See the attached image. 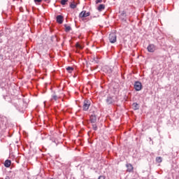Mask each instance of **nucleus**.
Instances as JSON below:
<instances>
[{
  "instance_id": "f257e3e1",
  "label": "nucleus",
  "mask_w": 179,
  "mask_h": 179,
  "mask_svg": "<svg viewBox=\"0 0 179 179\" xmlns=\"http://www.w3.org/2000/svg\"><path fill=\"white\" fill-rule=\"evenodd\" d=\"M92 104V101L89 99H85L83 102V111H87L89 110L90 105Z\"/></svg>"
},
{
  "instance_id": "f03ea898",
  "label": "nucleus",
  "mask_w": 179,
  "mask_h": 179,
  "mask_svg": "<svg viewBox=\"0 0 179 179\" xmlns=\"http://www.w3.org/2000/svg\"><path fill=\"white\" fill-rule=\"evenodd\" d=\"M87 16H90V12H86V10H83L80 15L79 17L82 19L85 22V17H87Z\"/></svg>"
},
{
  "instance_id": "7ed1b4c3",
  "label": "nucleus",
  "mask_w": 179,
  "mask_h": 179,
  "mask_svg": "<svg viewBox=\"0 0 179 179\" xmlns=\"http://www.w3.org/2000/svg\"><path fill=\"white\" fill-rule=\"evenodd\" d=\"M108 38H109L110 43H111L112 44L117 42V35H115V34H114V33H111L109 35Z\"/></svg>"
},
{
  "instance_id": "20e7f679",
  "label": "nucleus",
  "mask_w": 179,
  "mask_h": 179,
  "mask_svg": "<svg viewBox=\"0 0 179 179\" xmlns=\"http://www.w3.org/2000/svg\"><path fill=\"white\" fill-rule=\"evenodd\" d=\"M134 89L136 92L142 90V83L139 81H136L134 83Z\"/></svg>"
},
{
  "instance_id": "39448f33",
  "label": "nucleus",
  "mask_w": 179,
  "mask_h": 179,
  "mask_svg": "<svg viewBox=\"0 0 179 179\" xmlns=\"http://www.w3.org/2000/svg\"><path fill=\"white\" fill-rule=\"evenodd\" d=\"M147 50H148V52H155V51L156 50V47L153 44H150L148 46Z\"/></svg>"
},
{
  "instance_id": "423d86ee",
  "label": "nucleus",
  "mask_w": 179,
  "mask_h": 179,
  "mask_svg": "<svg viewBox=\"0 0 179 179\" xmlns=\"http://www.w3.org/2000/svg\"><path fill=\"white\" fill-rule=\"evenodd\" d=\"M56 20L57 23H59V24H62V23L64 22V17L61 15H57L56 17Z\"/></svg>"
},
{
  "instance_id": "0eeeda50",
  "label": "nucleus",
  "mask_w": 179,
  "mask_h": 179,
  "mask_svg": "<svg viewBox=\"0 0 179 179\" xmlns=\"http://www.w3.org/2000/svg\"><path fill=\"white\" fill-rule=\"evenodd\" d=\"M126 167L127 169V171H128V173H132V171H134V166H132V164H127Z\"/></svg>"
},
{
  "instance_id": "6e6552de",
  "label": "nucleus",
  "mask_w": 179,
  "mask_h": 179,
  "mask_svg": "<svg viewBox=\"0 0 179 179\" xmlns=\"http://www.w3.org/2000/svg\"><path fill=\"white\" fill-rule=\"evenodd\" d=\"M120 19H122L123 21L125 22V20H127V13L125 11H122L121 13H120Z\"/></svg>"
},
{
  "instance_id": "1a4fd4ad",
  "label": "nucleus",
  "mask_w": 179,
  "mask_h": 179,
  "mask_svg": "<svg viewBox=\"0 0 179 179\" xmlns=\"http://www.w3.org/2000/svg\"><path fill=\"white\" fill-rule=\"evenodd\" d=\"M90 121H91L92 124H96V122L97 121V117H96V115H92L90 116Z\"/></svg>"
},
{
  "instance_id": "9d476101",
  "label": "nucleus",
  "mask_w": 179,
  "mask_h": 179,
  "mask_svg": "<svg viewBox=\"0 0 179 179\" xmlns=\"http://www.w3.org/2000/svg\"><path fill=\"white\" fill-rule=\"evenodd\" d=\"M106 101L107 104H113L114 99L111 96H108Z\"/></svg>"
},
{
  "instance_id": "9b49d317",
  "label": "nucleus",
  "mask_w": 179,
  "mask_h": 179,
  "mask_svg": "<svg viewBox=\"0 0 179 179\" xmlns=\"http://www.w3.org/2000/svg\"><path fill=\"white\" fill-rule=\"evenodd\" d=\"M12 164V161L9 159H6L4 162L5 167L9 168L10 167V165Z\"/></svg>"
},
{
  "instance_id": "f8f14e48",
  "label": "nucleus",
  "mask_w": 179,
  "mask_h": 179,
  "mask_svg": "<svg viewBox=\"0 0 179 179\" xmlns=\"http://www.w3.org/2000/svg\"><path fill=\"white\" fill-rule=\"evenodd\" d=\"M104 9H106V6L104 4H100L99 6H98V10L99 12H101L102 10H104Z\"/></svg>"
},
{
  "instance_id": "ddd939ff",
  "label": "nucleus",
  "mask_w": 179,
  "mask_h": 179,
  "mask_svg": "<svg viewBox=\"0 0 179 179\" xmlns=\"http://www.w3.org/2000/svg\"><path fill=\"white\" fill-rule=\"evenodd\" d=\"M64 27H65V31H66V33L71 31V30L72 29L71 26H68L67 24H64Z\"/></svg>"
},
{
  "instance_id": "4468645a",
  "label": "nucleus",
  "mask_w": 179,
  "mask_h": 179,
  "mask_svg": "<svg viewBox=\"0 0 179 179\" xmlns=\"http://www.w3.org/2000/svg\"><path fill=\"white\" fill-rule=\"evenodd\" d=\"M133 108L134 110H139V105L137 103H134L132 104Z\"/></svg>"
},
{
  "instance_id": "2eb2a0df",
  "label": "nucleus",
  "mask_w": 179,
  "mask_h": 179,
  "mask_svg": "<svg viewBox=\"0 0 179 179\" xmlns=\"http://www.w3.org/2000/svg\"><path fill=\"white\" fill-rule=\"evenodd\" d=\"M156 162L157 163H162V162H163V158H162V157H157L156 158Z\"/></svg>"
},
{
  "instance_id": "dca6fc26",
  "label": "nucleus",
  "mask_w": 179,
  "mask_h": 179,
  "mask_svg": "<svg viewBox=\"0 0 179 179\" xmlns=\"http://www.w3.org/2000/svg\"><path fill=\"white\" fill-rule=\"evenodd\" d=\"M76 48H78L79 50H83V46H82V45H80L79 43H77L76 44Z\"/></svg>"
},
{
  "instance_id": "f3484780",
  "label": "nucleus",
  "mask_w": 179,
  "mask_h": 179,
  "mask_svg": "<svg viewBox=\"0 0 179 179\" xmlns=\"http://www.w3.org/2000/svg\"><path fill=\"white\" fill-rule=\"evenodd\" d=\"M66 71H68L69 73H72V71H73V69L71 66H68L66 68Z\"/></svg>"
},
{
  "instance_id": "a211bd4d",
  "label": "nucleus",
  "mask_w": 179,
  "mask_h": 179,
  "mask_svg": "<svg viewBox=\"0 0 179 179\" xmlns=\"http://www.w3.org/2000/svg\"><path fill=\"white\" fill-rule=\"evenodd\" d=\"M66 2H68V0H61V5H66Z\"/></svg>"
},
{
  "instance_id": "6ab92c4d",
  "label": "nucleus",
  "mask_w": 179,
  "mask_h": 179,
  "mask_svg": "<svg viewBox=\"0 0 179 179\" xmlns=\"http://www.w3.org/2000/svg\"><path fill=\"white\" fill-rule=\"evenodd\" d=\"M92 129H94V131H97L98 128H97V125H96V124H92Z\"/></svg>"
},
{
  "instance_id": "aec40b11",
  "label": "nucleus",
  "mask_w": 179,
  "mask_h": 179,
  "mask_svg": "<svg viewBox=\"0 0 179 179\" xmlns=\"http://www.w3.org/2000/svg\"><path fill=\"white\" fill-rule=\"evenodd\" d=\"M70 8L71 9H75L76 8V4L71 3L70 4Z\"/></svg>"
},
{
  "instance_id": "412c9836",
  "label": "nucleus",
  "mask_w": 179,
  "mask_h": 179,
  "mask_svg": "<svg viewBox=\"0 0 179 179\" xmlns=\"http://www.w3.org/2000/svg\"><path fill=\"white\" fill-rule=\"evenodd\" d=\"M52 99L57 101V100L58 99V96H57V95H53V96H52Z\"/></svg>"
},
{
  "instance_id": "4be33fe9",
  "label": "nucleus",
  "mask_w": 179,
  "mask_h": 179,
  "mask_svg": "<svg viewBox=\"0 0 179 179\" xmlns=\"http://www.w3.org/2000/svg\"><path fill=\"white\" fill-rule=\"evenodd\" d=\"M35 3H40L41 2H43V0H34Z\"/></svg>"
},
{
  "instance_id": "5701e85b",
  "label": "nucleus",
  "mask_w": 179,
  "mask_h": 179,
  "mask_svg": "<svg viewBox=\"0 0 179 179\" xmlns=\"http://www.w3.org/2000/svg\"><path fill=\"white\" fill-rule=\"evenodd\" d=\"M103 2V0H96V3H101Z\"/></svg>"
},
{
  "instance_id": "b1692460",
  "label": "nucleus",
  "mask_w": 179,
  "mask_h": 179,
  "mask_svg": "<svg viewBox=\"0 0 179 179\" xmlns=\"http://www.w3.org/2000/svg\"><path fill=\"white\" fill-rule=\"evenodd\" d=\"M98 179H106V177L103 176H100Z\"/></svg>"
},
{
  "instance_id": "393cba45",
  "label": "nucleus",
  "mask_w": 179,
  "mask_h": 179,
  "mask_svg": "<svg viewBox=\"0 0 179 179\" xmlns=\"http://www.w3.org/2000/svg\"><path fill=\"white\" fill-rule=\"evenodd\" d=\"M3 59V55H0V61Z\"/></svg>"
},
{
  "instance_id": "a878e982",
  "label": "nucleus",
  "mask_w": 179,
  "mask_h": 179,
  "mask_svg": "<svg viewBox=\"0 0 179 179\" xmlns=\"http://www.w3.org/2000/svg\"><path fill=\"white\" fill-rule=\"evenodd\" d=\"M6 179H10L9 177H6Z\"/></svg>"
},
{
  "instance_id": "bb28decb",
  "label": "nucleus",
  "mask_w": 179,
  "mask_h": 179,
  "mask_svg": "<svg viewBox=\"0 0 179 179\" xmlns=\"http://www.w3.org/2000/svg\"><path fill=\"white\" fill-rule=\"evenodd\" d=\"M103 2H106V0H103Z\"/></svg>"
},
{
  "instance_id": "cd10ccee",
  "label": "nucleus",
  "mask_w": 179,
  "mask_h": 179,
  "mask_svg": "<svg viewBox=\"0 0 179 179\" xmlns=\"http://www.w3.org/2000/svg\"><path fill=\"white\" fill-rule=\"evenodd\" d=\"M0 37H1V33H0Z\"/></svg>"
},
{
  "instance_id": "c85d7f7f",
  "label": "nucleus",
  "mask_w": 179,
  "mask_h": 179,
  "mask_svg": "<svg viewBox=\"0 0 179 179\" xmlns=\"http://www.w3.org/2000/svg\"><path fill=\"white\" fill-rule=\"evenodd\" d=\"M45 1H48V0H45Z\"/></svg>"
}]
</instances>
